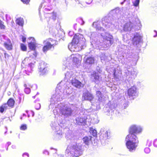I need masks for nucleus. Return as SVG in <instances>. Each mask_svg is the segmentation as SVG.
<instances>
[{"label":"nucleus","instance_id":"obj_1","mask_svg":"<svg viewBox=\"0 0 157 157\" xmlns=\"http://www.w3.org/2000/svg\"><path fill=\"white\" fill-rule=\"evenodd\" d=\"M90 136H85L82 139L83 143L81 146L79 144H74L68 145L66 150V155L69 157H78L82 154L84 147L87 148L90 142Z\"/></svg>","mask_w":157,"mask_h":157},{"label":"nucleus","instance_id":"obj_2","mask_svg":"<svg viewBox=\"0 0 157 157\" xmlns=\"http://www.w3.org/2000/svg\"><path fill=\"white\" fill-rule=\"evenodd\" d=\"M130 135H128L125 138L126 145L128 151L131 152H134L137 147V139L129 137Z\"/></svg>","mask_w":157,"mask_h":157},{"label":"nucleus","instance_id":"obj_3","mask_svg":"<svg viewBox=\"0 0 157 157\" xmlns=\"http://www.w3.org/2000/svg\"><path fill=\"white\" fill-rule=\"evenodd\" d=\"M54 133L55 139L59 140L61 139L63 136L62 128L56 122H52L51 125Z\"/></svg>","mask_w":157,"mask_h":157},{"label":"nucleus","instance_id":"obj_4","mask_svg":"<svg viewBox=\"0 0 157 157\" xmlns=\"http://www.w3.org/2000/svg\"><path fill=\"white\" fill-rule=\"evenodd\" d=\"M44 45L42 48L44 52H47L49 50L54 49L55 46L57 44V40L49 38L43 41Z\"/></svg>","mask_w":157,"mask_h":157},{"label":"nucleus","instance_id":"obj_5","mask_svg":"<svg viewBox=\"0 0 157 157\" xmlns=\"http://www.w3.org/2000/svg\"><path fill=\"white\" fill-rule=\"evenodd\" d=\"M81 36L79 34L74 35L71 42L68 45V47L71 51L77 52L78 51L76 49V47L77 46V44L80 42Z\"/></svg>","mask_w":157,"mask_h":157},{"label":"nucleus","instance_id":"obj_6","mask_svg":"<svg viewBox=\"0 0 157 157\" xmlns=\"http://www.w3.org/2000/svg\"><path fill=\"white\" fill-rule=\"evenodd\" d=\"M60 106V112L65 117H68L71 115L73 110L71 108L66 105L65 103L59 104Z\"/></svg>","mask_w":157,"mask_h":157},{"label":"nucleus","instance_id":"obj_7","mask_svg":"<svg viewBox=\"0 0 157 157\" xmlns=\"http://www.w3.org/2000/svg\"><path fill=\"white\" fill-rule=\"evenodd\" d=\"M62 100V96L60 94H58L56 93L55 94L53 95L51 99V103L49 106V108L53 109L55 107V104L57 103V102L61 101Z\"/></svg>","mask_w":157,"mask_h":157},{"label":"nucleus","instance_id":"obj_8","mask_svg":"<svg viewBox=\"0 0 157 157\" xmlns=\"http://www.w3.org/2000/svg\"><path fill=\"white\" fill-rule=\"evenodd\" d=\"M96 95L98 99L94 98V100L95 101V103L98 102L99 103L104 104L107 99V97L103 95L101 91L97 90L96 91Z\"/></svg>","mask_w":157,"mask_h":157},{"label":"nucleus","instance_id":"obj_9","mask_svg":"<svg viewBox=\"0 0 157 157\" xmlns=\"http://www.w3.org/2000/svg\"><path fill=\"white\" fill-rule=\"evenodd\" d=\"M87 117L82 112L80 113V116L75 119V124L79 125H84L86 123Z\"/></svg>","mask_w":157,"mask_h":157},{"label":"nucleus","instance_id":"obj_10","mask_svg":"<svg viewBox=\"0 0 157 157\" xmlns=\"http://www.w3.org/2000/svg\"><path fill=\"white\" fill-rule=\"evenodd\" d=\"M82 98H84V100L90 101L92 104L95 103V101L93 95L88 91H86L83 93Z\"/></svg>","mask_w":157,"mask_h":157},{"label":"nucleus","instance_id":"obj_11","mask_svg":"<svg viewBox=\"0 0 157 157\" xmlns=\"http://www.w3.org/2000/svg\"><path fill=\"white\" fill-rule=\"evenodd\" d=\"M137 127L136 125H133L131 126L130 128L129 132L130 134L128 135H130L129 137H133L137 139Z\"/></svg>","mask_w":157,"mask_h":157},{"label":"nucleus","instance_id":"obj_12","mask_svg":"<svg viewBox=\"0 0 157 157\" xmlns=\"http://www.w3.org/2000/svg\"><path fill=\"white\" fill-rule=\"evenodd\" d=\"M71 85L75 87L79 88L83 86L81 82L75 78H73L71 81Z\"/></svg>","mask_w":157,"mask_h":157},{"label":"nucleus","instance_id":"obj_13","mask_svg":"<svg viewBox=\"0 0 157 157\" xmlns=\"http://www.w3.org/2000/svg\"><path fill=\"white\" fill-rule=\"evenodd\" d=\"M3 45L8 50H11L13 49L12 44L11 40L9 39H8L4 43Z\"/></svg>","mask_w":157,"mask_h":157},{"label":"nucleus","instance_id":"obj_14","mask_svg":"<svg viewBox=\"0 0 157 157\" xmlns=\"http://www.w3.org/2000/svg\"><path fill=\"white\" fill-rule=\"evenodd\" d=\"M94 58L91 56L88 57L84 60V63L87 65H92L94 64Z\"/></svg>","mask_w":157,"mask_h":157},{"label":"nucleus","instance_id":"obj_15","mask_svg":"<svg viewBox=\"0 0 157 157\" xmlns=\"http://www.w3.org/2000/svg\"><path fill=\"white\" fill-rule=\"evenodd\" d=\"M91 76L93 78L95 82H99L101 79V77H100L98 74L96 72H94L91 75Z\"/></svg>","mask_w":157,"mask_h":157},{"label":"nucleus","instance_id":"obj_16","mask_svg":"<svg viewBox=\"0 0 157 157\" xmlns=\"http://www.w3.org/2000/svg\"><path fill=\"white\" fill-rule=\"evenodd\" d=\"M144 43L142 36L138 35V47H141L144 46Z\"/></svg>","mask_w":157,"mask_h":157},{"label":"nucleus","instance_id":"obj_17","mask_svg":"<svg viewBox=\"0 0 157 157\" xmlns=\"http://www.w3.org/2000/svg\"><path fill=\"white\" fill-rule=\"evenodd\" d=\"M47 71L48 70L46 67H44L42 66V64L40 65V75H43L46 73Z\"/></svg>","mask_w":157,"mask_h":157},{"label":"nucleus","instance_id":"obj_18","mask_svg":"<svg viewBox=\"0 0 157 157\" xmlns=\"http://www.w3.org/2000/svg\"><path fill=\"white\" fill-rule=\"evenodd\" d=\"M16 23L21 26H23L24 24V21L22 18L19 17L16 19Z\"/></svg>","mask_w":157,"mask_h":157},{"label":"nucleus","instance_id":"obj_19","mask_svg":"<svg viewBox=\"0 0 157 157\" xmlns=\"http://www.w3.org/2000/svg\"><path fill=\"white\" fill-rule=\"evenodd\" d=\"M29 48L32 50H35L36 48V44L32 42L29 43L28 44Z\"/></svg>","mask_w":157,"mask_h":157},{"label":"nucleus","instance_id":"obj_20","mask_svg":"<svg viewBox=\"0 0 157 157\" xmlns=\"http://www.w3.org/2000/svg\"><path fill=\"white\" fill-rule=\"evenodd\" d=\"M128 94L130 97H133L135 95L136 92L134 89H128Z\"/></svg>","mask_w":157,"mask_h":157},{"label":"nucleus","instance_id":"obj_21","mask_svg":"<svg viewBox=\"0 0 157 157\" xmlns=\"http://www.w3.org/2000/svg\"><path fill=\"white\" fill-rule=\"evenodd\" d=\"M15 103L14 101L12 98H10L7 102V106L8 107L10 106V107H13Z\"/></svg>","mask_w":157,"mask_h":157},{"label":"nucleus","instance_id":"obj_22","mask_svg":"<svg viewBox=\"0 0 157 157\" xmlns=\"http://www.w3.org/2000/svg\"><path fill=\"white\" fill-rule=\"evenodd\" d=\"M7 109L8 106L7 104H4L0 107V112L1 113H2L5 110H6Z\"/></svg>","mask_w":157,"mask_h":157},{"label":"nucleus","instance_id":"obj_23","mask_svg":"<svg viewBox=\"0 0 157 157\" xmlns=\"http://www.w3.org/2000/svg\"><path fill=\"white\" fill-rule=\"evenodd\" d=\"M114 106L113 105H111L110 106H109L108 107H106V110H107V112L109 114L110 113H112L113 111V109H114Z\"/></svg>","mask_w":157,"mask_h":157},{"label":"nucleus","instance_id":"obj_24","mask_svg":"<svg viewBox=\"0 0 157 157\" xmlns=\"http://www.w3.org/2000/svg\"><path fill=\"white\" fill-rule=\"evenodd\" d=\"M20 48L21 50L23 51H27L26 46L23 44L21 43L20 44Z\"/></svg>","mask_w":157,"mask_h":157},{"label":"nucleus","instance_id":"obj_25","mask_svg":"<svg viewBox=\"0 0 157 157\" xmlns=\"http://www.w3.org/2000/svg\"><path fill=\"white\" fill-rule=\"evenodd\" d=\"M90 132L92 134V135L94 136H96L97 135L96 130L93 128L90 129Z\"/></svg>","mask_w":157,"mask_h":157},{"label":"nucleus","instance_id":"obj_26","mask_svg":"<svg viewBox=\"0 0 157 157\" xmlns=\"http://www.w3.org/2000/svg\"><path fill=\"white\" fill-rule=\"evenodd\" d=\"M105 40H106L107 41H109L110 43L111 44H113V42L112 40V38H111L106 36L105 38Z\"/></svg>","mask_w":157,"mask_h":157},{"label":"nucleus","instance_id":"obj_27","mask_svg":"<svg viewBox=\"0 0 157 157\" xmlns=\"http://www.w3.org/2000/svg\"><path fill=\"white\" fill-rule=\"evenodd\" d=\"M110 132L108 131H106L105 133V137L106 139H108L109 138Z\"/></svg>","mask_w":157,"mask_h":157},{"label":"nucleus","instance_id":"obj_28","mask_svg":"<svg viewBox=\"0 0 157 157\" xmlns=\"http://www.w3.org/2000/svg\"><path fill=\"white\" fill-rule=\"evenodd\" d=\"M27 128V125L26 124H23L20 127V129L21 130H25Z\"/></svg>","mask_w":157,"mask_h":157},{"label":"nucleus","instance_id":"obj_29","mask_svg":"<svg viewBox=\"0 0 157 157\" xmlns=\"http://www.w3.org/2000/svg\"><path fill=\"white\" fill-rule=\"evenodd\" d=\"M72 61L74 63L76 64L78 63V62L79 60L77 57H74L73 58Z\"/></svg>","mask_w":157,"mask_h":157},{"label":"nucleus","instance_id":"obj_30","mask_svg":"<svg viewBox=\"0 0 157 157\" xmlns=\"http://www.w3.org/2000/svg\"><path fill=\"white\" fill-rule=\"evenodd\" d=\"M113 75L114 78L116 79H118L119 75H117L116 74V70L115 69L113 70Z\"/></svg>","mask_w":157,"mask_h":157},{"label":"nucleus","instance_id":"obj_31","mask_svg":"<svg viewBox=\"0 0 157 157\" xmlns=\"http://www.w3.org/2000/svg\"><path fill=\"white\" fill-rule=\"evenodd\" d=\"M35 109L37 110L40 109V103H37L35 106Z\"/></svg>","mask_w":157,"mask_h":157},{"label":"nucleus","instance_id":"obj_32","mask_svg":"<svg viewBox=\"0 0 157 157\" xmlns=\"http://www.w3.org/2000/svg\"><path fill=\"white\" fill-rule=\"evenodd\" d=\"M23 3L25 4H28L30 1V0H21Z\"/></svg>","mask_w":157,"mask_h":157},{"label":"nucleus","instance_id":"obj_33","mask_svg":"<svg viewBox=\"0 0 157 157\" xmlns=\"http://www.w3.org/2000/svg\"><path fill=\"white\" fill-rule=\"evenodd\" d=\"M24 91L26 94H29L30 92V89H24Z\"/></svg>","mask_w":157,"mask_h":157},{"label":"nucleus","instance_id":"obj_34","mask_svg":"<svg viewBox=\"0 0 157 157\" xmlns=\"http://www.w3.org/2000/svg\"><path fill=\"white\" fill-rule=\"evenodd\" d=\"M144 151L146 153H148L150 152V149L148 148H146L144 149Z\"/></svg>","mask_w":157,"mask_h":157},{"label":"nucleus","instance_id":"obj_35","mask_svg":"<svg viewBox=\"0 0 157 157\" xmlns=\"http://www.w3.org/2000/svg\"><path fill=\"white\" fill-rule=\"evenodd\" d=\"M132 43H133V44H137V43H136V40L135 39V37H134L133 39H132Z\"/></svg>","mask_w":157,"mask_h":157},{"label":"nucleus","instance_id":"obj_36","mask_svg":"<svg viewBox=\"0 0 157 157\" xmlns=\"http://www.w3.org/2000/svg\"><path fill=\"white\" fill-rule=\"evenodd\" d=\"M142 130V128L140 126L138 127V133L141 132Z\"/></svg>","mask_w":157,"mask_h":157},{"label":"nucleus","instance_id":"obj_37","mask_svg":"<svg viewBox=\"0 0 157 157\" xmlns=\"http://www.w3.org/2000/svg\"><path fill=\"white\" fill-rule=\"evenodd\" d=\"M22 156L23 157H29V154L27 153H25L23 154Z\"/></svg>","mask_w":157,"mask_h":157},{"label":"nucleus","instance_id":"obj_38","mask_svg":"<svg viewBox=\"0 0 157 157\" xmlns=\"http://www.w3.org/2000/svg\"><path fill=\"white\" fill-rule=\"evenodd\" d=\"M43 153L45 155H48L49 154V152L46 150H44L43 151Z\"/></svg>","mask_w":157,"mask_h":157},{"label":"nucleus","instance_id":"obj_39","mask_svg":"<svg viewBox=\"0 0 157 157\" xmlns=\"http://www.w3.org/2000/svg\"><path fill=\"white\" fill-rule=\"evenodd\" d=\"M153 33H154V34H153L154 37H155L157 36V32L156 31L154 30L153 32Z\"/></svg>","mask_w":157,"mask_h":157},{"label":"nucleus","instance_id":"obj_40","mask_svg":"<svg viewBox=\"0 0 157 157\" xmlns=\"http://www.w3.org/2000/svg\"><path fill=\"white\" fill-rule=\"evenodd\" d=\"M133 5L135 6H137V0H136L135 2H133Z\"/></svg>","mask_w":157,"mask_h":157},{"label":"nucleus","instance_id":"obj_41","mask_svg":"<svg viewBox=\"0 0 157 157\" xmlns=\"http://www.w3.org/2000/svg\"><path fill=\"white\" fill-rule=\"evenodd\" d=\"M26 40V38L24 36H22V40L23 42H25Z\"/></svg>","mask_w":157,"mask_h":157},{"label":"nucleus","instance_id":"obj_42","mask_svg":"<svg viewBox=\"0 0 157 157\" xmlns=\"http://www.w3.org/2000/svg\"><path fill=\"white\" fill-rule=\"evenodd\" d=\"M30 115H32V117H33L34 115V113L33 111H31L29 112Z\"/></svg>","mask_w":157,"mask_h":157},{"label":"nucleus","instance_id":"obj_43","mask_svg":"<svg viewBox=\"0 0 157 157\" xmlns=\"http://www.w3.org/2000/svg\"><path fill=\"white\" fill-rule=\"evenodd\" d=\"M4 56L6 58H8L10 56V55L6 52L4 53Z\"/></svg>","mask_w":157,"mask_h":157},{"label":"nucleus","instance_id":"obj_44","mask_svg":"<svg viewBox=\"0 0 157 157\" xmlns=\"http://www.w3.org/2000/svg\"><path fill=\"white\" fill-rule=\"evenodd\" d=\"M138 26L140 28V29H140L141 27H142V25L140 22H139L138 23Z\"/></svg>","mask_w":157,"mask_h":157},{"label":"nucleus","instance_id":"obj_45","mask_svg":"<svg viewBox=\"0 0 157 157\" xmlns=\"http://www.w3.org/2000/svg\"><path fill=\"white\" fill-rule=\"evenodd\" d=\"M12 147L13 149H15L16 148V146L15 145H12Z\"/></svg>","mask_w":157,"mask_h":157},{"label":"nucleus","instance_id":"obj_46","mask_svg":"<svg viewBox=\"0 0 157 157\" xmlns=\"http://www.w3.org/2000/svg\"><path fill=\"white\" fill-rule=\"evenodd\" d=\"M58 157H64V155H58Z\"/></svg>","mask_w":157,"mask_h":157},{"label":"nucleus","instance_id":"obj_47","mask_svg":"<svg viewBox=\"0 0 157 157\" xmlns=\"http://www.w3.org/2000/svg\"><path fill=\"white\" fill-rule=\"evenodd\" d=\"M11 144V142H8L7 143V145L8 146H9L10 145V144Z\"/></svg>","mask_w":157,"mask_h":157},{"label":"nucleus","instance_id":"obj_48","mask_svg":"<svg viewBox=\"0 0 157 157\" xmlns=\"http://www.w3.org/2000/svg\"><path fill=\"white\" fill-rule=\"evenodd\" d=\"M156 140H155V142H154V145L155 146V147H157V145H156L155 144V141H156Z\"/></svg>","mask_w":157,"mask_h":157},{"label":"nucleus","instance_id":"obj_49","mask_svg":"<svg viewBox=\"0 0 157 157\" xmlns=\"http://www.w3.org/2000/svg\"><path fill=\"white\" fill-rule=\"evenodd\" d=\"M30 115H30V114L28 113V117H30Z\"/></svg>","mask_w":157,"mask_h":157},{"label":"nucleus","instance_id":"obj_50","mask_svg":"<svg viewBox=\"0 0 157 157\" xmlns=\"http://www.w3.org/2000/svg\"><path fill=\"white\" fill-rule=\"evenodd\" d=\"M57 90H56V91L57 92H59V89H56Z\"/></svg>","mask_w":157,"mask_h":157},{"label":"nucleus","instance_id":"obj_51","mask_svg":"<svg viewBox=\"0 0 157 157\" xmlns=\"http://www.w3.org/2000/svg\"><path fill=\"white\" fill-rule=\"evenodd\" d=\"M23 116H25L26 115L25 114L23 113Z\"/></svg>","mask_w":157,"mask_h":157},{"label":"nucleus","instance_id":"obj_52","mask_svg":"<svg viewBox=\"0 0 157 157\" xmlns=\"http://www.w3.org/2000/svg\"><path fill=\"white\" fill-rule=\"evenodd\" d=\"M24 86H25V87H26V84H25Z\"/></svg>","mask_w":157,"mask_h":157},{"label":"nucleus","instance_id":"obj_53","mask_svg":"<svg viewBox=\"0 0 157 157\" xmlns=\"http://www.w3.org/2000/svg\"><path fill=\"white\" fill-rule=\"evenodd\" d=\"M139 0H138V5L139 4Z\"/></svg>","mask_w":157,"mask_h":157},{"label":"nucleus","instance_id":"obj_54","mask_svg":"<svg viewBox=\"0 0 157 157\" xmlns=\"http://www.w3.org/2000/svg\"><path fill=\"white\" fill-rule=\"evenodd\" d=\"M33 98H35V96H33Z\"/></svg>","mask_w":157,"mask_h":157},{"label":"nucleus","instance_id":"obj_55","mask_svg":"<svg viewBox=\"0 0 157 157\" xmlns=\"http://www.w3.org/2000/svg\"><path fill=\"white\" fill-rule=\"evenodd\" d=\"M120 75H121V73H120Z\"/></svg>","mask_w":157,"mask_h":157},{"label":"nucleus","instance_id":"obj_56","mask_svg":"<svg viewBox=\"0 0 157 157\" xmlns=\"http://www.w3.org/2000/svg\"><path fill=\"white\" fill-rule=\"evenodd\" d=\"M22 118L21 117V119Z\"/></svg>","mask_w":157,"mask_h":157},{"label":"nucleus","instance_id":"obj_57","mask_svg":"<svg viewBox=\"0 0 157 157\" xmlns=\"http://www.w3.org/2000/svg\"><path fill=\"white\" fill-rule=\"evenodd\" d=\"M6 132H7V131L6 132H5V133H6Z\"/></svg>","mask_w":157,"mask_h":157},{"label":"nucleus","instance_id":"obj_58","mask_svg":"<svg viewBox=\"0 0 157 157\" xmlns=\"http://www.w3.org/2000/svg\"><path fill=\"white\" fill-rule=\"evenodd\" d=\"M26 112L27 113H28V111H26Z\"/></svg>","mask_w":157,"mask_h":157},{"label":"nucleus","instance_id":"obj_59","mask_svg":"<svg viewBox=\"0 0 157 157\" xmlns=\"http://www.w3.org/2000/svg\"><path fill=\"white\" fill-rule=\"evenodd\" d=\"M105 139H106V138H105H105H104V139H105Z\"/></svg>","mask_w":157,"mask_h":157},{"label":"nucleus","instance_id":"obj_60","mask_svg":"<svg viewBox=\"0 0 157 157\" xmlns=\"http://www.w3.org/2000/svg\"><path fill=\"white\" fill-rule=\"evenodd\" d=\"M7 150H8V148L6 149Z\"/></svg>","mask_w":157,"mask_h":157}]
</instances>
